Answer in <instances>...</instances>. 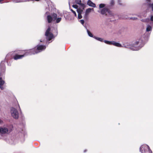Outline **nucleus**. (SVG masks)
Instances as JSON below:
<instances>
[{
  "mask_svg": "<svg viewBox=\"0 0 153 153\" xmlns=\"http://www.w3.org/2000/svg\"><path fill=\"white\" fill-rule=\"evenodd\" d=\"M57 15L53 13L51 14V16L49 15L47 16V19L48 22L49 23H51L53 19L55 20L57 18Z\"/></svg>",
  "mask_w": 153,
  "mask_h": 153,
  "instance_id": "20e7f679",
  "label": "nucleus"
},
{
  "mask_svg": "<svg viewBox=\"0 0 153 153\" xmlns=\"http://www.w3.org/2000/svg\"><path fill=\"white\" fill-rule=\"evenodd\" d=\"M51 28L49 26L45 33L46 39L48 41H50L54 37L53 35L51 32Z\"/></svg>",
  "mask_w": 153,
  "mask_h": 153,
  "instance_id": "f257e3e1",
  "label": "nucleus"
},
{
  "mask_svg": "<svg viewBox=\"0 0 153 153\" xmlns=\"http://www.w3.org/2000/svg\"><path fill=\"white\" fill-rule=\"evenodd\" d=\"M40 42H42V40H41Z\"/></svg>",
  "mask_w": 153,
  "mask_h": 153,
  "instance_id": "a19ab883",
  "label": "nucleus"
},
{
  "mask_svg": "<svg viewBox=\"0 0 153 153\" xmlns=\"http://www.w3.org/2000/svg\"><path fill=\"white\" fill-rule=\"evenodd\" d=\"M113 44L112 45H115L116 46L118 47H121V45L120 44L116 42H114V41H113Z\"/></svg>",
  "mask_w": 153,
  "mask_h": 153,
  "instance_id": "4468645a",
  "label": "nucleus"
},
{
  "mask_svg": "<svg viewBox=\"0 0 153 153\" xmlns=\"http://www.w3.org/2000/svg\"><path fill=\"white\" fill-rule=\"evenodd\" d=\"M71 11H72V12L74 14V16H76V13L75 12V11H74V10H73L72 9H71Z\"/></svg>",
  "mask_w": 153,
  "mask_h": 153,
  "instance_id": "c756f323",
  "label": "nucleus"
},
{
  "mask_svg": "<svg viewBox=\"0 0 153 153\" xmlns=\"http://www.w3.org/2000/svg\"><path fill=\"white\" fill-rule=\"evenodd\" d=\"M105 5L103 4H101L99 5V7L100 8H102L105 7Z\"/></svg>",
  "mask_w": 153,
  "mask_h": 153,
  "instance_id": "393cba45",
  "label": "nucleus"
},
{
  "mask_svg": "<svg viewBox=\"0 0 153 153\" xmlns=\"http://www.w3.org/2000/svg\"><path fill=\"white\" fill-rule=\"evenodd\" d=\"M93 38H94L97 40L99 41H100V42H103V39L101 38L97 37H96L95 36H94V37H93Z\"/></svg>",
  "mask_w": 153,
  "mask_h": 153,
  "instance_id": "f3484780",
  "label": "nucleus"
},
{
  "mask_svg": "<svg viewBox=\"0 0 153 153\" xmlns=\"http://www.w3.org/2000/svg\"><path fill=\"white\" fill-rule=\"evenodd\" d=\"M3 77L0 76V85H3L4 84L5 82L4 81L2 80V77Z\"/></svg>",
  "mask_w": 153,
  "mask_h": 153,
  "instance_id": "2eb2a0df",
  "label": "nucleus"
},
{
  "mask_svg": "<svg viewBox=\"0 0 153 153\" xmlns=\"http://www.w3.org/2000/svg\"><path fill=\"white\" fill-rule=\"evenodd\" d=\"M8 131V129L5 127H0V133L1 134H6Z\"/></svg>",
  "mask_w": 153,
  "mask_h": 153,
  "instance_id": "1a4fd4ad",
  "label": "nucleus"
},
{
  "mask_svg": "<svg viewBox=\"0 0 153 153\" xmlns=\"http://www.w3.org/2000/svg\"><path fill=\"white\" fill-rule=\"evenodd\" d=\"M79 5H80V6L83 7V9H84V8L85 7V5L82 3H81V4H79Z\"/></svg>",
  "mask_w": 153,
  "mask_h": 153,
  "instance_id": "bb28decb",
  "label": "nucleus"
},
{
  "mask_svg": "<svg viewBox=\"0 0 153 153\" xmlns=\"http://www.w3.org/2000/svg\"><path fill=\"white\" fill-rule=\"evenodd\" d=\"M80 23L82 24L83 25L85 23L83 19H81L80 21Z\"/></svg>",
  "mask_w": 153,
  "mask_h": 153,
  "instance_id": "473e14b6",
  "label": "nucleus"
},
{
  "mask_svg": "<svg viewBox=\"0 0 153 153\" xmlns=\"http://www.w3.org/2000/svg\"><path fill=\"white\" fill-rule=\"evenodd\" d=\"M14 56L13 58L15 60H17L18 59H21L24 57V55H20L18 54H17L16 52H14Z\"/></svg>",
  "mask_w": 153,
  "mask_h": 153,
  "instance_id": "6e6552de",
  "label": "nucleus"
},
{
  "mask_svg": "<svg viewBox=\"0 0 153 153\" xmlns=\"http://www.w3.org/2000/svg\"><path fill=\"white\" fill-rule=\"evenodd\" d=\"M87 4L91 7H96L95 4L90 0H88V1Z\"/></svg>",
  "mask_w": 153,
  "mask_h": 153,
  "instance_id": "9d476101",
  "label": "nucleus"
},
{
  "mask_svg": "<svg viewBox=\"0 0 153 153\" xmlns=\"http://www.w3.org/2000/svg\"><path fill=\"white\" fill-rule=\"evenodd\" d=\"M45 45H38L34 48L36 54L39 53L46 49Z\"/></svg>",
  "mask_w": 153,
  "mask_h": 153,
  "instance_id": "7ed1b4c3",
  "label": "nucleus"
},
{
  "mask_svg": "<svg viewBox=\"0 0 153 153\" xmlns=\"http://www.w3.org/2000/svg\"><path fill=\"white\" fill-rule=\"evenodd\" d=\"M146 16V15L145 16H144L145 17Z\"/></svg>",
  "mask_w": 153,
  "mask_h": 153,
  "instance_id": "79ce46f5",
  "label": "nucleus"
},
{
  "mask_svg": "<svg viewBox=\"0 0 153 153\" xmlns=\"http://www.w3.org/2000/svg\"><path fill=\"white\" fill-rule=\"evenodd\" d=\"M25 55H24V56L36 54L34 48L28 50H25Z\"/></svg>",
  "mask_w": 153,
  "mask_h": 153,
  "instance_id": "423d86ee",
  "label": "nucleus"
},
{
  "mask_svg": "<svg viewBox=\"0 0 153 153\" xmlns=\"http://www.w3.org/2000/svg\"><path fill=\"white\" fill-rule=\"evenodd\" d=\"M107 11H108V9L107 8H103L101 11V13L103 15L105 14V15L107 16V14L106 13H107Z\"/></svg>",
  "mask_w": 153,
  "mask_h": 153,
  "instance_id": "9b49d317",
  "label": "nucleus"
},
{
  "mask_svg": "<svg viewBox=\"0 0 153 153\" xmlns=\"http://www.w3.org/2000/svg\"><path fill=\"white\" fill-rule=\"evenodd\" d=\"M140 151L142 153H152L149 146L147 145H143L140 148Z\"/></svg>",
  "mask_w": 153,
  "mask_h": 153,
  "instance_id": "f03ea898",
  "label": "nucleus"
},
{
  "mask_svg": "<svg viewBox=\"0 0 153 153\" xmlns=\"http://www.w3.org/2000/svg\"><path fill=\"white\" fill-rule=\"evenodd\" d=\"M86 151H87V150L86 149H85V150L84 151V152H86Z\"/></svg>",
  "mask_w": 153,
  "mask_h": 153,
  "instance_id": "58836bf2",
  "label": "nucleus"
},
{
  "mask_svg": "<svg viewBox=\"0 0 153 153\" xmlns=\"http://www.w3.org/2000/svg\"><path fill=\"white\" fill-rule=\"evenodd\" d=\"M149 6L152 8V10L153 11V3L149 4Z\"/></svg>",
  "mask_w": 153,
  "mask_h": 153,
  "instance_id": "c85d7f7f",
  "label": "nucleus"
},
{
  "mask_svg": "<svg viewBox=\"0 0 153 153\" xmlns=\"http://www.w3.org/2000/svg\"><path fill=\"white\" fill-rule=\"evenodd\" d=\"M2 122V121L0 119V123H1Z\"/></svg>",
  "mask_w": 153,
  "mask_h": 153,
  "instance_id": "4c0bfd02",
  "label": "nucleus"
},
{
  "mask_svg": "<svg viewBox=\"0 0 153 153\" xmlns=\"http://www.w3.org/2000/svg\"><path fill=\"white\" fill-rule=\"evenodd\" d=\"M1 70L0 76L4 77L5 71V67L4 64L1 63Z\"/></svg>",
  "mask_w": 153,
  "mask_h": 153,
  "instance_id": "0eeeda50",
  "label": "nucleus"
},
{
  "mask_svg": "<svg viewBox=\"0 0 153 153\" xmlns=\"http://www.w3.org/2000/svg\"><path fill=\"white\" fill-rule=\"evenodd\" d=\"M107 13H108L107 15H108L109 16H114V13L109 9H108Z\"/></svg>",
  "mask_w": 153,
  "mask_h": 153,
  "instance_id": "ddd939ff",
  "label": "nucleus"
},
{
  "mask_svg": "<svg viewBox=\"0 0 153 153\" xmlns=\"http://www.w3.org/2000/svg\"><path fill=\"white\" fill-rule=\"evenodd\" d=\"M56 23H59L61 20L62 18L61 17L58 18H56Z\"/></svg>",
  "mask_w": 153,
  "mask_h": 153,
  "instance_id": "412c9836",
  "label": "nucleus"
},
{
  "mask_svg": "<svg viewBox=\"0 0 153 153\" xmlns=\"http://www.w3.org/2000/svg\"><path fill=\"white\" fill-rule=\"evenodd\" d=\"M3 85H0V88L1 90H3L4 89V87L3 86Z\"/></svg>",
  "mask_w": 153,
  "mask_h": 153,
  "instance_id": "f704fd0d",
  "label": "nucleus"
},
{
  "mask_svg": "<svg viewBox=\"0 0 153 153\" xmlns=\"http://www.w3.org/2000/svg\"><path fill=\"white\" fill-rule=\"evenodd\" d=\"M137 18L134 17H131L130 18V19H133V20H137Z\"/></svg>",
  "mask_w": 153,
  "mask_h": 153,
  "instance_id": "72a5a7b5",
  "label": "nucleus"
},
{
  "mask_svg": "<svg viewBox=\"0 0 153 153\" xmlns=\"http://www.w3.org/2000/svg\"><path fill=\"white\" fill-rule=\"evenodd\" d=\"M14 52H16L17 54H18L20 55H25V50H21L19 51H15Z\"/></svg>",
  "mask_w": 153,
  "mask_h": 153,
  "instance_id": "f8f14e48",
  "label": "nucleus"
},
{
  "mask_svg": "<svg viewBox=\"0 0 153 153\" xmlns=\"http://www.w3.org/2000/svg\"><path fill=\"white\" fill-rule=\"evenodd\" d=\"M150 20L152 21H153V16H151Z\"/></svg>",
  "mask_w": 153,
  "mask_h": 153,
  "instance_id": "c9c22d12",
  "label": "nucleus"
},
{
  "mask_svg": "<svg viewBox=\"0 0 153 153\" xmlns=\"http://www.w3.org/2000/svg\"><path fill=\"white\" fill-rule=\"evenodd\" d=\"M72 7H73L76 9H77L78 7V6L76 4H74L72 5Z\"/></svg>",
  "mask_w": 153,
  "mask_h": 153,
  "instance_id": "7c9ffc66",
  "label": "nucleus"
},
{
  "mask_svg": "<svg viewBox=\"0 0 153 153\" xmlns=\"http://www.w3.org/2000/svg\"><path fill=\"white\" fill-rule=\"evenodd\" d=\"M88 14H87L86 13H85V15L84 16V19H88Z\"/></svg>",
  "mask_w": 153,
  "mask_h": 153,
  "instance_id": "a878e982",
  "label": "nucleus"
},
{
  "mask_svg": "<svg viewBox=\"0 0 153 153\" xmlns=\"http://www.w3.org/2000/svg\"><path fill=\"white\" fill-rule=\"evenodd\" d=\"M139 42L138 41H136V42L135 43H136V45H137L139 44Z\"/></svg>",
  "mask_w": 153,
  "mask_h": 153,
  "instance_id": "e433bc0d",
  "label": "nucleus"
},
{
  "mask_svg": "<svg viewBox=\"0 0 153 153\" xmlns=\"http://www.w3.org/2000/svg\"><path fill=\"white\" fill-rule=\"evenodd\" d=\"M77 12L78 13V14H82V12H83V10L80 9H78L77 10Z\"/></svg>",
  "mask_w": 153,
  "mask_h": 153,
  "instance_id": "4be33fe9",
  "label": "nucleus"
},
{
  "mask_svg": "<svg viewBox=\"0 0 153 153\" xmlns=\"http://www.w3.org/2000/svg\"><path fill=\"white\" fill-rule=\"evenodd\" d=\"M91 10H94L93 8H89L87 9L85 11V13L88 14L91 12Z\"/></svg>",
  "mask_w": 153,
  "mask_h": 153,
  "instance_id": "dca6fc26",
  "label": "nucleus"
},
{
  "mask_svg": "<svg viewBox=\"0 0 153 153\" xmlns=\"http://www.w3.org/2000/svg\"><path fill=\"white\" fill-rule=\"evenodd\" d=\"M104 42L105 43L109 45H112L113 43V41H109L105 40H104Z\"/></svg>",
  "mask_w": 153,
  "mask_h": 153,
  "instance_id": "a211bd4d",
  "label": "nucleus"
},
{
  "mask_svg": "<svg viewBox=\"0 0 153 153\" xmlns=\"http://www.w3.org/2000/svg\"><path fill=\"white\" fill-rule=\"evenodd\" d=\"M152 30V27L150 25H149L147 26L146 30L147 32H149L151 31Z\"/></svg>",
  "mask_w": 153,
  "mask_h": 153,
  "instance_id": "6ab92c4d",
  "label": "nucleus"
},
{
  "mask_svg": "<svg viewBox=\"0 0 153 153\" xmlns=\"http://www.w3.org/2000/svg\"><path fill=\"white\" fill-rule=\"evenodd\" d=\"M82 14H79L78 15V18L79 19H80L82 18V16L81 15Z\"/></svg>",
  "mask_w": 153,
  "mask_h": 153,
  "instance_id": "cd10ccee",
  "label": "nucleus"
},
{
  "mask_svg": "<svg viewBox=\"0 0 153 153\" xmlns=\"http://www.w3.org/2000/svg\"><path fill=\"white\" fill-rule=\"evenodd\" d=\"M87 32L88 33V35L91 37H93V35L90 32V31H89L88 29H87Z\"/></svg>",
  "mask_w": 153,
  "mask_h": 153,
  "instance_id": "aec40b11",
  "label": "nucleus"
},
{
  "mask_svg": "<svg viewBox=\"0 0 153 153\" xmlns=\"http://www.w3.org/2000/svg\"><path fill=\"white\" fill-rule=\"evenodd\" d=\"M114 4V0H111L110 1V6H113Z\"/></svg>",
  "mask_w": 153,
  "mask_h": 153,
  "instance_id": "5701e85b",
  "label": "nucleus"
},
{
  "mask_svg": "<svg viewBox=\"0 0 153 153\" xmlns=\"http://www.w3.org/2000/svg\"><path fill=\"white\" fill-rule=\"evenodd\" d=\"M11 112L12 116L14 118L17 119L19 118V113L17 109L12 108L11 110Z\"/></svg>",
  "mask_w": 153,
  "mask_h": 153,
  "instance_id": "39448f33",
  "label": "nucleus"
},
{
  "mask_svg": "<svg viewBox=\"0 0 153 153\" xmlns=\"http://www.w3.org/2000/svg\"><path fill=\"white\" fill-rule=\"evenodd\" d=\"M54 30H55V32H54L55 33V35L56 36H57V34H58V31H57V30L56 29H54Z\"/></svg>",
  "mask_w": 153,
  "mask_h": 153,
  "instance_id": "2f4dec72",
  "label": "nucleus"
},
{
  "mask_svg": "<svg viewBox=\"0 0 153 153\" xmlns=\"http://www.w3.org/2000/svg\"><path fill=\"white\" fill-rule=\"evenodd\" d=\"M76 3L77 4H81V0H75Z\"/></svg>",
  "mask_w": 153,
  "mask_h": 153,
  "instance_id": "b1692460",
  "label": "nucleus"
},
{
  "mask_svg": "<svg viewBox=\"0 0 153 153\" xmlns=\"http://www.w3.org/2000/svg\"><path fill=\"white\" fill-rule=\"evenodd\" d=\"M142 22H145L146 21H145L144 20H142Z\"/></svg>",
  "mask_w": 153,
  "mask_h": 153,
  "instance_id": "ea45409f",
  "label": "nucleus"
}]
</instances>
